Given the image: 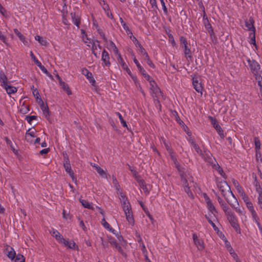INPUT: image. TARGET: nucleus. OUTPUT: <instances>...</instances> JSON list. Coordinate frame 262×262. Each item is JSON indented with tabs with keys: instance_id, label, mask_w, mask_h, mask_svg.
Wrapping results in <instances>:
<instances>
[{
	"instance_id": "obj_43",
	"label": "nucleus",
	"mask_w": 262,
	"mask_h": 262,
	"mask_svg": "<svg viewBox=\"0 0 262 262\" xmlns=\"http://www.w3.org/2000/svg\"><path fill=\"white\" fill-rule=\"evenodd\" d=\"M253 184L258 195L260 194L261 193H262V188L260 185L259 183L258 182V181H254Z\"/></svg>"
},
{
	"instance_id": "obj_41",
	"label": "nucleus",
	"mask_w": 262,
	"mask_h": 262,
	"mask_svg": "<svg viewBox=\"0 0 262 262\" xmlns=\"http://www.w3.org/2000/svg\"><path fill=\"white\" fill-rule=\"evenodd\" d=\"M117 60H118V63L121 65V66L122 67V69L123 70L125 69H127V66L124 62V61L123 58L121 57L120 54H118V55H117Z\"/></svg>"
},
{
	"instance_id": "obj_23",
	"label": "nucleus",
	"mask_w": 262,
	"mask_h": 262,
	"mask_svg": "<svg viewBox=\"0 0 262 262\" xmlns=\"http://www.w3.org/2000/svg\"><path fill=\"white\" fill-rule=\"evenodd\" d=\"M59 243L64 244L66 246L70 249L75 248V243L73 241H67L63 237Z\"/></svg>"
},
{
	"instance_id": "obj_5",
	"label": "nucleus",
	"mask_w": 262,
	"mask_h": 262,
	"mask_svg": "<svg viewBox=\"0 0 262 262\" xmlns=\"http://www.w3.org/2000/svg\"><path fill=\"white\" fill-rule=\"evenodd\" d=\"M247 61L251 72L253 74L255 79H257V75H259V71L260 69V65L254 60L248 59Z\"/></svg>"
},
{
	"instance_id": "obj_19",
	"label": "nucleus",
	"mask_w": 262,
	"mask_h": 262,
	"mask_svg": "<svg viewBox=\"0 0 262 262\" xmlns=\"http://www.w3.org/2000/svg\"><path fill=\"white\" fill-rule=\"evenodd\" d=\"M6 250L7 251L8 253L7 254V255L8 258L11 260H13L16 255V253L14 249L11 247L7 246V247L6 248Z\"/></svg>"
},
{
	"instance_id": "obj_36",
	"label": "nucleus",
	"mask_w": 262,
	"mask_h": 262,
	"mask_svg": "<svg viewBox=\"0 0 262 262\" xmlns=\"http://www.w3.org/2000/svg\"><path fill=\"white\" fill-rule=\"evenodd\" d=\"M101 223L105 229L108 230L109 231L112 232L114 231V229H113L111 227L110 224L106 221L104 217H103V219L101 220Z\"/></svg>"
},
{
	"instance_id": "obj_57",
	"label": "nucleus",
	"mask_w": 262,
	"mask_h": 262,
	"mask_svg": "<svg viewBox=\"0 0 262 262\" xmlns=\"http://www.w3.org/2000/svg\"><path fill=\"white\" fill-rule=\"evenodd\" d=\"M37 118V117L36 116H27L26 119L27 121L29 123H31V122L33 120Z\"/></svg>"
},
{
	"instance_id": "obj_40",
	"label": "nucleus",
	"mask_w": 262,
	"mask_h": 262,
	"mask_svg": "<svg viewBox=\"0 0 262 262\" xmlns=\"http://www.w3.org/2000/svg\"><path fill=\"white\" fill-rule=\"evenodd\" d=\"M249 38H250L249 43L251 45H253L256 47V48H257L255 41V32H250L249 34Z\"/></svg>"
},
{
	"instance_id": "obj_34",
	"label": "nucleus",
	"mask_w": 262,
	"mask_h": 262,
	"mask_svg": "<svg viewBox=\"0 0 262 262\" xmlns=\"http://www.w3.org/2000/svg\"><path fill=\"white\" fill-rule=\"evenodd\" d=\"M217 213H211L209 212L208 214L205 215V217L207 220L208 222L211 221H217V218L216 216Z\"/></svg>"
},
{
	"instance_id": "obj_33",
	"label": "nucleus",
	"mask_w": 262,
	"mask_h": 262,
	"mask_svg": "<svg viewBox=\"0 0 262 262\" xmlns=\"http://www.w3.org/2000/svg\"><path fill=\"white\" fill-rule=\"evenodd\" d=\"M232 183H233L234 186L235 187V188H236V190L237 191V192L239 194L241 193V192L244 191L243 187L241 186V185L239 184V183H238V182L237 180H236L235 179H233Z\"/></svg>"
},
{
	"instance_id": "obj_29",
	"label": "nucleus",
	"mask_w": 262,
	"mask_h": 262,
	"mask_svg": "<svg viewBox=\"0 0 262 262\" xmlns=\"http://www.w3.org/2000/svg\"><path fill=\"white\" fill-rule=\"evenodd\" d=\"M80 202L81 203L82 205L85 208L94 210V207L93 206L92 203H89L87 201L85 200H80Z\"/></svg>"
},
{
	"instance_id": "obj_54",
	"label": "nucleus",
	"mask_w": 262,
	"mask_h": 262,
	"mask_svg": "<svg viewBox=\"0 0 262 262\" xmlns=\"http://www.w3.org/2000/svg\"><path fill=\"white\" fill-rule=\"evenodd\" d=\"M258 82V85L260 88V90H262V77L260 75H257V79H256Z\"/></svg>"
},
{
	"instance_id": "obj_50",
	"label": "nucleus",
	"mask_w": 262,
	"mask_h": 262,
	"mask_svg": "<svg viewBox=\"0 0 262 262\" xmlns=\"http://www.w3.org/2000/svg\"><path fill=\"white\" fill-rule=\"evenodd\" d=\"M146 80L147 81H148L150 83V89L157 86L156 82L150 77V76H149V78L148 79H146Z\"/></svg>"
},
{
	"instance_id": "obj_7",
	"label": "nucleus",
	"mask_w": 262,
	"mask_h": 262,
	"mask_svg": "<svg viewBox=\"0 0 262 262\" xmlns=\"http://www.w3.org/2000/svg\"><path fill=\"white\" fill-rule=\"evenodd\" d=\"M209 119L211 124L213 125V127L215 128L221 138H224L225 137L224 131L219 124L216 119L212 117H209Z\"/></svg>"
},
{
	"instance_id": "obj_8",
	"label": "nucleus",
	"mask_w": 262,
	"mask_h": 262,
	"mask_svg": "<svg viewBox=\"0 0 262 262\" xmlns=\"http://www.w3.org/2000/svg\"><path fill=\"white\" fill-rule=\"evenodd\" d=\"M192 238L194 244L199 251H203L205 249L204 244L202 239L199 238L196 233H193Z\"/></svg>"
},
{
	"instance_id": "obj_24",
	"label": "nucleus",
	"mask_w": 262,
	"mask_h": 262,
	"mask_svg": "<svg viewBox=\"0 0 262 262\" xmlns=\"http://www.w3.org/2000/svg\"><path fill=\"white\" fill-rule=\"evenodd\" d=\"M50 233L56 239L59 243L62 239L63 236L61 234L56 230L53 229L51 231Z\"/></svg>"
},
{
	"instance_id": "obj_18",
	"label": "nucleus",
	"mask_w": 262,
	"mask_h": 262,
	"mask_svg": "<svg viewBox=\"0 0 262 262\" xmlns=\"http://www.w3.org/2000/svg\"><path fill=\"white\" fill-rule=\"evenodd\" d=\"M205 161L210 162L212 161V155L209 150L204 149L203 155H200Z\"/></svg>"
},
{
	"instance_id": "obj_64",
	"label": "nucleus",
	"mask_w": 262,
	"mask_h": 262,
	"mask_svg": "<svg viewBox=\"0 0 262 262\" xmlns=\"http://www.w3.org/2000/svg\"><path fill=\"white\" fill-rule=\"evenodd\" d=\"M160 141L161 143L164 145L165 147H166V145L168 146V145L170 144L166 141V139L164 137H161Z\"/></svg>"
},
{
	"instance_id": "obj_49",
	"label": "nucleus",
	"mask_w": 262,
	"mask_h": 262,
	"mask_svg": "<svg viewBox=\"0 0 262 262\" xmlns=\"http://www.w3.org/2000/svg\"><path fill=\"white\" fill-rule=\"evenodd\" d=\"M153 93L155 94V97L158 96V95L161 93V91L160 89L158 87V86H156V87L152 88L150 89Z\"/></svg>"
},
{
	"instance_id": "obj_63",
	"label": "nucleus",
	"mask_w": 262,
	"mask_h": 262,
	"mask_svg": "<svg viewBox=\"0 0 262 262\" xmlns=\"http://www.w3.org/2000/svg\"><path fill=\"white\" fill-rule=\"evenodd\" d=\"M113 183L114 184L116 189L117 190H119V184L118 183V181H117V179L115 178H113Z\"/></svg>"
},
{
	"instance_id": "obj_45",
	"label": "nucleus",
	"mask_w": 262,
	"mask_h": 262,
	"mask_svg": "<svg viewBox=\"0 0 262 262\" xmlns=\"http://www.w3.org/2000/svg\"><path fill=\"white\" fill-rule=\"evenodd\" d=\"M252 217L253 221L256 223L258 224L259 222V218L258 217L257 214L255 211L250 212Z\"/></svg>"
},
{
	"instance_id": "obj_27",
	"label": "nucleus",
	"mask_w": 262,
	"mask_h": 262,
	"mask_svg": "<svg viewBox=\"0 0 262 262\" xmlns=\"http://www.w3.org/2000/svg\"><path fill=\"white\" fill-rule=\"evenodd\" d=\"M136 180L137 182L139 183L140 187L145 191H148V189L147 188L146 185L144 182V181L140 178L139 177H136Z\"/></svg>"
},
{
	"instance_id": "obj_15",
	"label": "nucleus",
	"mask_w": 262,
	"mask_h": 262,
	"mask_svg": "<svg viewBox=\"0 0 262 262\" xmlns=\"http://www.w3.org/2000/svg\"><path fill=\"white\" fill-rule=\"evenodd\" d=\"M133 60L135 63L136 64L140 72L144 76V78L146 79H148L149 78V75L146 72L145 70L142 67V66L140 65V63L139 62V61L135 57L133 58Z\"/></svg>"
},
{
	"instance_id": "obj_62",
	"label": "nucleus",
	"mask_w": 262,
	"mask_h": 262,
	"mask_svg": "<svg viewBox=\"0 0 262 262\" xmlns=\"http://www.w3.org/2000/svg\"><path fill=\"white\" fill-rule=\"evenodd\" d=\"M115 246L117 250H118V251L121 253V254H123V250L121 246L119 245V244L117 242H115Z\"/></svg>"
},
{
	"instance_id": "obj_59",
	"label": "nucleus",
	"mask_w": 262,
	"mask_h": 262,
	"mask_svg": "<svg viewBox=\"0 0 262 262\" xmlns=\"http://www.w3.org/2000/svg\"><path fill=\"white\" fill-rule=\"evenodd\" d=\"M0 13L4 16H6V10L0 4Z\"/></svg>"
},
{
	"instance_id": "obj_30",
	"label": "nucleus",
	"mask_w": 262,
	"mask_h": 262,
	"mask_svg": "<svg viewBox=\"0 0 262 262\" xmlns=\"http://www.w3.org/2000/svg\"><path fill=\"white\" fill-rule=\"evenodd\" d=\"M71 16L73 24L79 28L80 24V21L79 17L77 16H76L75 13H71Z\"/></svg>"
},
{
	"instance_id": "obj_20",
	"label": "nucleus",
	"mask_w": 262,
	"mask_h": 262,
	"mask_svg": "<svg viewBox=\"0 0 262 262\" xmlns=\"http://www.w3.org/2000/svg\"><path fill=\"white\" fill-rule=\"evenodd\" d=\"M215 195L217 197L218 202L220 205L221 207H222V209L223 210L224 212H225V211L229 209L230 208L228 206V205L226 204L224 200L222 199L221 197L217 195L216 194H215Z\"/></svg>"
},
{
	"instance_id": "obj_4",
	"label": "nucleus",
	"mask_w": 262,
	"mask_h": 262,
	"mask_svg": "<svg viewBox=\"0 0 262 262\" xmlns=\"http://www.w3.org/2000/svg\"><path fill=\"white\" fill-rule=\"evenodd\" d=\"M180 41L182 45V48L184 50V53L186 58L191 59L192 58V52L188 46V42L184 36L180 37Z\"/></svg>"
},
{
	"instance_id": "obj_32",
	"label": "nucleus",
	"mask_w": 262,
	"mask_h": 262,
	"mask_svg": "<svg viewBox=\"0 0 262 262\" xmlns=\"http://www.w3.org/2000/svg\"><path fill=\"white\" fill-rule=\"evenodd\" d=\"M36 65L40 68L43 73L46 74L49 77L52 78V76L51 74L48 72L47 69L41 64V63L40 61H36Z\"/></svg>"
},
{
	"instance_id": "obj_35",
	"label": "nucleus",
	"mask_w": 262,
	"mask_h": 262,
	"mask_svg": "<svg viewBox=\"0 0 262 262\" xmlns=\"http://www.w3.org/2000/svg\"><path fill=\"white\" fill-rule=\"evenodd\" d=\"M183 187L184 188V191L187 194V195L190 198H193V194H192V192L190 190V188L189 187L188 183H187L183 184Z\"/></svg>"
},
{
	"instance_id": "obj_25",
	"label": "nucleus",
	"mask_w": 262,
	"mask_h": 262,
	"mask_svg": "<svg viewBox=\"0 0 262 262\" xmlns=\"http://www.w3.org/2000/svg\"><path fill=\"white\" fill-rule=\"evenodd\" d=\"M40 107L42 111L43 112L45 117L48 119L50 115V112L48 105L42 103L40 106Z\"/></svg>"
},
{
	"instance_id": "obj_17",
	"label": "nucleus",
	"mask_w": 262,
	"mask_h": 262,
	"mask_svg": "<svg viewBox=\"0 0 262 262\" xmlns=\"http://www.w3.org/2000/svg\"><path fill=\"white\" fill-rule=\"evenodd\" d=\"M0 82L2 87L7 85L9 83L7 76L2 70L0 71Z\"/></svg>"
},
{
	"instance_id": "obj_6",
	"label": "nucleus",
	"mask_w": 262,
	"mask_h": 262,
	"mask_svg": "<svg viewBox=\"0 0 262 262\" xmlns=\"http://www.w3.org/2000/svg\"><path fill=\"white\" fill-rule=\"evenodd\" d=\"M204 198L206 203V207L209 210V212L211 213H217V211L215 209V206L206 193L204 194Z\"/></svg>"
},
{
	"instance_id": "obj_39",
	"label": "nucleus",
	"mask_w": 262,
	"mask_h": 262,
	"mask_svg": "<svg viewBox=\"0 0 262 262\" xmlns=\"http://www.w3.org/2000/svg\"><path fill=\"white\" fill-rule=\"evenodd\" d=\"M214 168L221 176H222L224 179H226V176L225 173H224L223 169L218 164H217L216 165L215 164Z\"/></svg>"
},
{
	"instance_id": "obj_1",
	"label": "nucleus",
	"mask_w": 262,
	"mask_h": 262,
	"mask_svg": "<svg viewBox=\"0 0 262 262\" xmlns=\"http://www.w3.org/2000/svg\"><path fill=\"white\" fill-rule=\"evenodd\" d=\"M120 199L121 202L122 203V206L126 216V219L128 223L132 226H133L135 223L131 207L127 199L125 196L121 195Z\"/></svg>"
},
{
	"instance_id": "obj_26",
	"label": "nucleus",
	"mask_w": 262,
	"mask_h": 262,
	"mask_svg": "<svg viewBox=\"0 0 262 262\" xmlns=\"http://www.w3.org/2000/svg\"><path fill=\"white\" fill-rule=\"evenodd\" d=\"M233 202H232L231 200H229L228 199H227V201L228 203L230 204V205L232 207L235 208V211L238 212L239 214L242 215L243 214V209H241L240 208H236L235 207V204H238L237 202L236 203H235V201L233 200Z\"/></svg>"
},
{
	"instance_id": "obj_9",
	"label": "nucleus",
	"mask_w": 262,
	"mask_h": 262,
	"mask_svg": "<svg viewBox=\"0 0 262 262\" xmlns=\"http://www.w3.org/2000/svg\"><path fill=\"white\" fill-rule=\"evenodd\" d=\"M64 168L65 169L66 171L69 174V176L71 177V179H72V181L76 182V178L74 176V173L71 168V165L70 164V162L68 160H67L64 163Z\"/></svg>"
},
{
	"instance_id": "obj_11",
	"label": "nucleus",
	"mask_w": 262,
	"mask_h": 262,
	"mask_svg": "<svg viewBox=\"0 0 262 262\" xmlns=\"http://www.w3.org/2000/svg\"><path fill=\"white\" fill-rule=\"evenodd\" d=\"M245 23L247 30L251 31V32H255V28L254 25V20L252 17H250L249 20H246Z\"/></svg>"
},
{
	"instance_id": "obj_28",
	"label": "nucleus",
	"mask_w": 262,
	"mask_h": 262,
	"mask_svg": "<svg viewBox=\"0 0 262 262\" xmlns=\"http://www.w3.org/2000/svg\"><path fill=\"white\" fill-rule=\"evenodd\" d=\"M14 33L18 36L19 39L25 44L27 45L28 43L27 41L26 40L25 37L17 29H14Z\"/></svg>"
},
{
	"instance_id": "obj_21",
	"label": "nucleus",
	"mask_w": 262,
	"mask_h": 262,
	"mask_svg": "<svg viewBox=\"0 0 262 262\" xmlns=\"http://www.w3.org/2000/svg\"><path fill=\"white\" fill-rule=\"evenodd\" d=\"M3 88L5 89L7 93L9 95L16 93L17 91V89L16 87L9 85V84H7V85L4 86Z\"/></svg>"
},
{
	"instance_id": "obj_2",
	"label": "nucleus",
	"mask_w": 262,
	"mask_h": 262,
	"mask_svg": "<svg viewBox=\"0 0 262 262\" xmlns=\"http://www.w3.org/2000/svg\"><path fill=\"white\" fill-rule=\"evenodd\" d=\"M217 186L219 189H220V191L222 193V194L223 196L226 199H228L226 195L227 194V192L230 194L231 195L233 200L235 201V203L237 202V200L236 198L234 196L233 194L232 193L231 191H230V187L228 184L227 183V182L225 181H219L217 180L216 181Z\"/></svg>"
},
{
	"instance_id": "obj_56",
	"label": "nucleus",
	"mask_w": 262,
	"mask_h": 262,
	"mask_svg": "<svg viewBox=\"0 0 262 262\" xmlns=\"http://www.w3.org/2000/svg\"><path fill=\"white\" fill-rule=\"evenodd\" d=\"M137 47H139V52L143 56L146 53L145 49L141 46L140 43L139 44Z\"/></svg>"
},
{
	"instance_id": "obj_60",
	"label": "nucleus",
	"mask_w": 262,
	"mask_h": 262,
	"mask_svg": "<svg viewBox=\"0 0 262 262\" xmlns=\"http://www.w3.org/2000/svg\"><path fill=\"white\" fill-rule=\"evenodd\" d=\"M258 204L260 208L262 210V193L258 195Z\"/></svg>"
},
{
	"instance_id": "obj_44",
	"label": "nucleus",
	"mask_w": 262,
	"mask_h": 262,
	"mask_svg": "<svg viewBox=\"0 0 262 262\" xmlns=\"http://www.w3.org/2000/svg\"><path fill=\"white\" fill-rule=\"evenodd\" d=\"M110 49H112L113 51L117 55H118V54H120L119 53V51H118L116 46L112 41H110Z\"/></svg>"
},
{
	"instance_id": "obj_47",
	"label": "nucleus",
	"mask_w": 262,
	"mask_h": 262,
	"mask_svg": "<svg viewBox=\"0 0 262 262\" xmlns=\"http://www.w3.org/2000/svg\"><path fill=\"white\" fill-rule=\"evenodd\" d=\"M96 170L101 177L104 178L106 176L105 172L99 166L96 167Z\"/></svg>"
},
{
	"instance_id": "obj_42",
	"label": "nucleus",
	"mask_w": 262,
	"mask_h": 262,
	"mask_svg": "<svg viewBox=\"0 0 262 262\" xmlns=\"http://www.w3.org/2000/svg\"><path fill=\"white\" fill-rule=\"evenodd\" d=\"M120 21L123 29L126 31L127 33L132 34L131 30L126 25V24L123 21V19L121 17L120 18Z\"/></svg>"
},
{
	"instance_id": "obj_22",
	"label": "nucleus",
	"mask_w": 262,
	"mask_h": 262,
	"mask_svg": "<svg viewBox=\"0 0 262 262\" xmlns=\"http://www.w3.org/2000/svg\"><path fill=\"white\" fill-rule=\"evenodd\" d=\"M203 24L206 29L207 30L208 32L210 34V36H212L213 35H214L213 29L211 26V25L209 23V20H205L204 21H203Z\"/></svg>"
},
{
	"instance_id": "obj_37",
	"label": "nucleus",
	"mask_w": 262,
	"mask_h": 262,
	"mask_svg": "<svg viewBox=\"0 0 262 262\" xmlns=\"http://www.w3.org/2000/svg\"><path fill=\"white\" fill-rule=\"evenodd\" d=\"M59 84L68 95H70L72 94V92L70 90V88L69 87L67 83H66L64 81L62 82Z\"/></svg>"
},
{
	"instance_id": "obj_10",
	"label": "nucleus",
	"mask_w": 262,
	"mask_h": 262,
	"mask_svg": "<svg viewBox=\"0 0 262 262\" xmlns=\"http://www.w3.org/2000/svg\"><path fill=\"white\" fill-rule=\"evenodd\" d=\"M200 81L201 79L198 77L192 78V84L194 89L197 92L202 93L203 87Z\"/></svg>"
},
{
	"instance_id": "obj_38",
	"label": "nucleus",
	"mask_w": 262,
	"mask_h": 262,
	"mask_svg": "<svg viewBox=\"0 0 262 262\" xmlns=\"http://www.w3.org/2000/svg\"><path fill=\"white\" fill-rule=\"evenodd\" d=\"M35 39L36 40L38 41L39 43L42 46H47L48 44L47 41L45 39L39 35H36L35 36Z\"/></svg>"
},
{
	"instance_id": "obj_61",
	"label": "nucleus",
	"mask_w": 262,
	"mask_h": 262,
	"mask_svg": "<svg viewBox=\"0 0 262 262\" xmlns=\"http://www.w3.org/2000/svg\"><path fill=\"white\" fill-rule=\"evenodd\" d=\"M130 38L132 40V41L134 42V43L136 45V46H137L139 44H140V43L139 42L138 40L136 38V37H135L133 35V34L130 36Z\"/></svg>"
},
{
	"instance_id": "obj_52",
	"label": "nucleus",
	"mask_w": 262,
	"mask_h": 262,
	"mask_svg": "<svg viewBox=\"0 0 262 262\" xmlns=\"http://www.w3.org/2000/svg\"><path fill=\"white\" fill-rule=\"evenodd\" d=\"M194 149H195V151L199 155H203V151L201 149L199 146L196 144L193 146Z\"/></svg>"
},
{
	"instance_id": "obj_55",
	"label": "nucleus",
	"mask_w": 262,
	"mask_h": 262,
	"mask_svg": "<svg viewBox=\"0 0 262 262\" xmlns=\"http://www.w3.org/2000/svg\"><path fill=\"white\" fill-rule=\"evenodd\" d=\"M254 141H255V148L257 150L259 149L260 148V145H261L259 140L258 139V138H256L254 139Z\"/></svg>"
},
{
	"instance_id": "obj_48",
	"label": "nucleus",
	"mask_w": 262,
	"mask_h": 262,
	"mask_svg": "<svg viewBox=\"0 0 262 262\" xmlns=\"http://www.w3.org/2000/svg\"><path fill=\"white\" fill-rule=\"evenodd\" d=\"M15 262H25V258L23 255L18 254L16 256Z\"/></svg>"
},
{
	"instance_id": "obj_13",
	"label": "nucleus",
	"mask_w": 262,
	"mask_h": 262,
	"mask_svg": "<svg viewBox=\"0 0 262 262\" xmlns=\"http://www.w3.org/2000/svg\"><path fill=\"white\" fill-rule=\"evenodd\" d=\"M101 60L104 63V66L110 67L111 62L110 61V55L104 49L102 53Z\"/></svg>"
},
{
	"instance_id": "obj_51",
	"label": "nucleus",
	"mask_w": 262,
	"mask_h": 262,
	"mask_svg": "<svg viewBox=\"0 0 262 262\" xmlns=\"http://www.w3.org/2000/svg\"><path fill=\"white\" fill-rule=\"evenodd\" d=\"M180 176H181V182L183 184L188 183L187 178H186V174L185 173H184V172L181 173Z\"/></svg>"
},
{
	"instance_id": "obj_14",
	"label": "nucleus",
	"mask_w": 262,
	"mask_h": 262,
	"mask_svg": "<svg viewBox=\"0 0 262 262\" xmlns=\"http://www.w3.org/2000/svg\"><path fill=\"white\" fill-rule=\"evenodd\" d=\"M81 73L83 75L86 76V78L89 80L90 82L92 83V84L95 83V80L93 77L92 73H91L85 68L82 69Z\"/></svg>"
},
{
	"instance_id": "obj_53",
	"label": "nucleus",
	"mask_w": 262,
	"mask_h": 262,
	"mask_svg": "<svg viewBox=\"0 0 262 262\" xmlns=\"http://www.w3.org/2000/svg\"><path fill=\"white\" fill-rule=\"evenodd\" d=\"M246 206L250 212L255 211L254 210V208L253 207V204L252 203V202H247L246 204Z\"/></svg>"
},
{
	"instance_id": "obj_3",
	"label": "nucleus",
	"mask_w": 262,
	"mask_h": 262,
	"mask_svg": "<svg viewBox=\"0 0 262 262\" xmlns=\"http://www.w3.org/2000/svg\"><path fill=\"white\" fill-rule=\"evenodd\" d=\"M225 214L229 221L231 226L235 229L237 233H241V229L239 225L238 224V221L234 213L230 209L225 211Z\"/></svg>"
},
{
	"instance_id": "obj_16",
	"label": "nucleus",
	"mask_w": 262,
	"mask_h": 262,
	"mask_svg": "<svg viewBox=\"0 0 262 262\" xmlns=\"http://www.w3.org/2000/svg\"><path fill=\"white\" fill-rule=\"evenodd\" d=\"M36 130L35 129H29L26 133V139L28 142H31L32 138L35 137V133Z\"/></svg>"
},
{
	"instance_id": "obj_58",
	"label": "nucleus",
	"mask_w": 262,
	"mask_h": 262,
	"mask_svg": "<svg viewBox=\"0 0 262 262\" xmlns=\"http://www.w3.org/2000/svg\"><path fill=\"white\" fill-rule=\"evenodd\" d=\"M160 1L161 3V5L162 6L163 11H164V13L166 14L167 13V8L166 7L164 1V0H160Z\"/></svg>"
},
{
	"instance_id": "obj_31",
	"label": "nucleus",
	"mask_w": 262,
	"mask_h": 262,
	"mask_svg": "<svg viewBox=\"0 0 262 262\" xmlns=\"http://www.w3.org/2000/svg\"><path fill=\"white\" fill-rule=\"evenodd\" d=\"M81 34H82V39L84 43L89 47H90L91 41L88 38L87 36V34L85 33V31L83 29L81 30Z\"/></svg>"
},
{
	"instance_id": "obj_12",
	"label": "nucleus",
	"mask_w": 262,
	"mask_h": 262,
	"mask_svg": "<svg viewBox=\"0 0 262 262\" xmlns=\"http://www.w3.org/2000/svg\"><path fill=\"white\" fill-rule=\"evenodd\" d=\"M165 148L166 149L167 151H168L171 159L173 162L176 166L178 168L179 163L177 161L176 157H175V156L174 155L172 148L171 147L170 145L169 144L168 146L166 145V147H165Z\"/></svg>"
},
{
	"instance_id": "obj_46",
	"label": "nucleus",
	"mask_w": 262,
	"mask_h": 262,
	"mask_svg": "<svg viewBox=\"0 0 262 262\" xmlns=\"http://www.w3.org/2000/svg\"><path fill=\"white\" fill-rule=\"evenodd\" d=\"M116 114L117 116H118L122 126L124 127H127V124H126L125 121L123 119V117L122 116L121 114L119 112H117Z\"/></svg>"
}]
</instances>
